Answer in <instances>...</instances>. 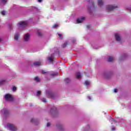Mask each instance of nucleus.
Instances as JSON below:
<instances>
[{"instance_id": "9d476101", "label": "nucleus", "mask_w": 131, "mask_h": 131, "mask_svg": "<svg viewBox=\"0 0 131 131\" xmlns=\"http://www.w3.org/2000/svg\"><path fill=\"white\" fill-rule=\"evenodd\" d=\"M42 64V62H41V61H36L35 62L33 63V65L34 66H41Z\"/></svg>"}, {"instance_id": "393cba45", "label": "nucleus", "mask_w": 131, "mask_h": 131, "mask_svg": "<svg viewBox=\"0 0 131 131\" xmlns=\"http://www.w3.org/2000/svg\"><path fill=\"white\" fill-rule=\"evenodd\" d=\"M89 129H90V126L89 125H88L86 128H85L84 131H88Z\"/></svg>"}, {"instance_id": "4be33fe9", "label": "nucleus", "mask_w": 131, "mask_h": 131, "mask_svg": "<svg viewBox=\"0 0 131 131\" xmlns=\"http://www.w3.org/2000/svg\"><path fill=\"white\" fill-rule=\"evenodd\" d=\"M67 45H68V43H67V42H64V43L62 46V48H66Z\"/></svg>"}, {"instance_id": "a211bd4d", "label": "nucleus", "mask_w": 131, "mask_h": 131, "mask_svg": "<svg viewBox=\"0 0 131 131\" xmlns=\"http://www.w3.org/2000/svg\"><path fill=\"white\" fill-rule=\"evenodd\" d=\"M19 38V33L16 34L15 36H14V39L15 40H18Z\"/></svg>"}, {"instance_id": "a19ab883", "label": "nucleus", "mask_w": 131, "mask_h": 131, "mask_svg": "<svg viewBox=\"0 0 131 131\" xmlns=\"http://www.w3.org/2000/svg\"><path fill=\"white\" fill-rule=\"evenodd\" d=\"M86 27H87L88 28H90V27H91V26H90V25H88V26H86Z\"/></svg>"}, {"instance_id": "7ed1b4c3", "label": "nucleus", "mask_w": 131, "mask_h": 131, "mask_svg": "<svg viewBox=\"0 0 131 131\" xmlns=\"http://www.w3.org/2000/svg\"><path fill=\"white\" fill-rule=\"evenodd\" d=\"M28 23L27 21L20 22L18 24V27L19 29H22V28H25L26 26H27Z\"/></svg>"}, {"instance_id": "412c9836", "label": "nucleus", "mask_w": 131, "mask_h": 131, "mask_svg": "<svg viewBox=\"0 0 131 131\" xmlns=\"http://www.w3.org/2000/svg\"><path fill=\"white\" fill-rule=\"evenodd\" d=\"M34 80H35V81H36L37 82H39V78H38V77H36L34 78Z\"/></svg>"}, {"instance_id": "20e7f679", "label": "nucleus", "mask_w": 131, "mask_h": 131, "mask_svg": "<svg viewBox=\"0 0 131 131\" xmlns=\"http://www.w3.org/2000/svg\"><path fill=\"white\" fill-rule=\"evenodd\" d=\"M118 7L117 6L108 5L106 7V10L107 12H112V11H114L115 9H117Z\"/></svg>"}, {"instance_id": "f257e3e1", "label": "nucleus", "mask_w": 131, "mask_h": 131, "mask_svg": "<svg viewBox=\"0 0 131 131\" xmlns=\"http://www.w3.org/2000/svg\"><path fill=\"white\" fill-rule=\"evenodd\" d=\"M112 74H113V73L112 72H104L103 73V76L104 78L109 79V78H111V76H112Z\"/></svg>"}, {"instance_id": "c9c22d12", "label": "nucleus", "mask_w": 131, "mask_h": 131, "mask_svg": "<svg viewBox=\"0 0 131 131\" xmlns=\"http://www.w3.org/2000/svg\"><path fill=\"white\" fill-rule=\"evenodd\" d=\"M41 73H42V74H46V73H48V72H45V71H41Z\"/></svg>"}, {"instance_id": "423d86ee", "label": "nucleus", "mask_w": 131, "mask_h": 131, "mask_svg": "<svg viewBox=\"0 0 131 131\" xmlns=\"http://www.w3.org/2000/svg\"><path fill=\"white\" fill-rule=\"evenodd\" d=\"M5 99L6 101H7V102H12L13 100H14L13 97H12V96L9 94H7L5 95Z\"/></svg>"}, {"instance_id": "e433bc0d", "label": "nucleus", "mask_w": 131, "mask_h": 131, "mask_svg": "<svg viewBox=\"0 0 131 131\" xmlns=\"http://www.w3.org/2000/svg\"><path fill=\"white\" fill-rule=\"evenodd\" d=\"M47 127H49V126H51V123H47Z\"/></svg>"}, {"instance_id": "39448f33", "label": "nucleus", "mask_w": 131, "mask_h": 131, "mask_svg": "<svg viewBox=\"0 0 131 131\" xmlns=\"http://www.w3.org/2000/svg\"><path fill=\"white\" fill-rule=\"evenodd\" d=\"M46 95L48 98H51V99H54V98H55V94L51 91L47 90Z\"/></svg>"}, {"instance_id": "dca6fc26", "label": "nucleus", "mask_w": 131, "mask_h": 131, "mask_svg": "<svg viewBox=\"0 0 131 131\" xmlns=\"http://www.w3.org/2000/svg\"><path fill=\"white\" fill-rule=\"evenodd\" d=\"M76 78H77V79H80V78H81V74H80V73L78 72L76 74Z\"/></svg>"}, {"instance_id": "f8f14e48", "label": "nucleus", "mask_w": 131, "mask_h": 131, "mask_svg": "<svg viewBox=\"0 0 131 131\" xmlns=\"http://www.w3.org/2000/svg\"><path fill=\"white\" fill-rule=\"evenodd\" d=\"M51 113H57V107H53L50 110Z\"/></svg>"}, {"instance_id": "2eb2a0df", "label": "nucleus", "mask_w": 131, "mask_h": 131, "mask_svg": "<svg viewBox=\"0 0 131 131\" xmlns=\"http://www.w3.org/2000/svg\"><path fill=\"white\" fill-rule=\"evenodd\" d=\"M115 60L114 57L113 56H108L107 58V61L108 62H113V61Z\"/></svg>"}, {"instance_id": "1a4fd4ad", "label": "nucleus", "mask_w": 131, "mask_h": 131, "mask_svg": "<svg viewBox=\"0 0 131 131\" xmlns=\"http://www.w3.org/2000/svg\"><path fill=\"white\" fill-rule=\"evenodd\" d=\"M84 20V17L82 16L80 18H78L77 19V23L78 24L82 23Z\"/></svg>"}, {"instance_id": "473e14b6", "label": "nucleus", "mask_w": 131, "mask_h": 131, "mask_svg": "<svg viewBox=\"0 0 131 131\" xmlns=\"http://www.w3.org/2000/svg\"><path fill=\"white\" fill-rule=\"evenodd\" d=\"M1 14L2 15H3V16H5V15H6V11H2Z\"/></svg>"}, {"instance_id": "6ab92c4d", "label": "nucleus", "mask_w": 131, "mask_h": 131, "mask_svg": "<svg viewBox=\"0 0 131 131\" xmlns=\"http://www.w3.org/2000/svg\"><path fill=\"white\" fill-rule=\"evenodd\" d=\"M64 81H65V82H66V83H69V82H70L71 80H70V79L67 78L65 79Z\"/></svg>"}, {"instance_id": "4468645a", "label": "nucleus", "mask_w": 131, "mask_h": 131, "mask_svg": "<svg viewBox=\"0 0 131 131\" xmlns=\"http://www.w3.org/2000/svg\"><path fill=\"white\" fill-rule=\"evenodd\" d=\"M56 126L58 129H60V130H63L64 129V127H63V125L61 124H57Z\"/></svg>"}, {"instance_id": "ea45409f", "label": "nucleus", "mask_w": 131, "mask_h": 131, "mask_svg": "<svg viewBox=\"0 0 131 131\" xmlns=\"http://www.w3.org/2000/svg\"><path fill=\"white\" fill-rule=\"evenodd\" d=\"M38 2H39V3H41L42 2V0H38Z\"/></svg>"}, {"instance_id": "f03ea898", "label": "nucleus", "mask_w": 131, "mask_h": 131, "mask_svg": "<svg viewBox=\"0 0 131 131\" xmlns=\"http://www.w3.org/2000/svg\"><path fill=\"white\" fill-rule=\"evenodd\" d=\"M7 127L10 129V130L11 131H16L17 130V126L15 125L14 124H10L8 123L7 124Z\"/></svg>"}, {"instance_id": "72a5a7b5", "label": "nucleus", "mask_w": 131, "mask_h": 131, "mask_svg": "<svg viewBox=\"0 0 131 131\" xmlns=\"http://www.w3.org/2000/svg\"><path fill=\"white\" fill-rule=\"evenodd\" d=\"M58 37H60V39H62V38H63V37L62 36V34H58Z\"/></svg>"}, {"instance_id": "c85d7f7f", "label": "nucleus", "mask_w": 131, "mask_h": 131, "mask_svg": "<svg viewBox=\"0 0 131 131\" xmlns=\"http://www.w3.org/2000/svg\"><path fill=\"white\" fill-rule=\"evenodd\" d=\"M41 101H42V102H43L44 103L47 102V100L46 99V98H41Z\"/></svg>"}, {"instance_id": "0eeeda50", "label": "nucleus", "mask_w": 131, "mask_h": 131, "mask_svg": "<svg viewBox=\"0 0 131 131\" xmlns=\"http://www.w3.org/2000/svg\"><path fill=\"white\" fill-rule=\"evenodd\" d=\"M1 114L4 115L5 117H7L10 114V111L7 108H4L1 112Z\"/></svg>"}, {"instance_id": "6e6552de", "label": "nucleus", "mask_w": 131, "mask_h": 131, "mask_svg": "<svg viewBox=\"0 0 131 131\" xmlns=\"http://www.w3.org/2000/svg\"><path fill=\"white\" fill-rule=\"evenodd\" d=\"M24 39L25 41H29L30 39V34H26L24 37Z\"/></svg>"}, {"instance_id": "b1692460", "label": "nucleus", "mask_w": 131, "mask_h": 131, "mask_svg": "<svg viewBox=\"0 0 131 131\" xmlns=\"http://www.w3.org/2000/svg\"><path fill=\"white\" fill-rule=\"evenodd\" d=\"M51 76H56V75H58V73H53L51 74Z\"/></svg>"}, {"instance_id": "5701e85b", "label": "nucleus", "mask_w": 131, "mask_h": 131, "mask_svg": "<svg viewBox=\"0 0 131 131\" xmlns=\"http://www.w3.org/2000/svg\"><path fill=\"white\" fill-rule=\"evenodd\" d=\"M49 61H50V62H51V63H53V57H50L48 58Z\"/></svg>"}, {"instance_id": "ddd939ff", "label": "nucleus", "mask_w": 131, "mask_h": 131, "mask_svg": "<svg viewBox=\"0 0 131 131\" xmlns=\"http://www.w3.org/2000/svg\"><path fill=\"white\" fill-rule=\"evenodd\" d=\"M115 38L117 41H120L121 39V38H120V36H119V35H118V34H115Z\"/></svg>"}, {"instance_id": "7c9ffc66", "label": "nucleus", "mask_w": 131, "mask_h": 131, "mask_svg": "<svg viewBox=\"0 0 131 131\" xmlns=\"http://www.w3.org/2000/svg\"><path fill=\"white\" fill-rule=\"evenodd\" d=\"M111 120L112 122H115V123H117V121H115V120H114L113 118H111Z\"/></svg>"}, {"instance_id": "f3484780", "label": "nucleus", "mask_w": 131, "mask_h": 131, "mask_svg": "<svg viewBox=\"0 0 131 131\" xmlns=\"http://www.w3.org/2000/svg\"><path fill=\"white\" fill-rule=\"evenodd\" d=\"M98 6H103L104 2L102 0H98Z\"/></svg>"}, {"instance_id": "37998d69", "label": "nucleus", "mask_w": 131, "mask_h": 131, "mask_svg": "<svg viewBox=\"0 0 131 131\" xmlns=\"http://www.w3.org/2000/svg\"><path fill=\"white\" fill-rule=\"evenodd\" d=\"M88 98H89V100H92V98H91V97L89 96Z\"/></svg>"}, {"instance_id": "4c0bfd02", "label": "nucleus", "mask_w": 131, "mask_h": 131, "mask_svg": "<svg viewBox=\"0 0 131 131\" xmlns=\"http://www.w3.org/2000/svg\"><path fill=\"white\" fill-rule=\"evenodd\" d=\"M92 7H93V8H95V5L94 4V2H91Z\"/></svg>"}, {"instance_id": "cd10ccee", "label": "nucleus", "mask_w": 131, "mask_h": 131, "mask_svg": "<svg viewBox=\"0 0 131 131\" xmlns=\"http://www.w3.org/2000/svg\"><path fill=\"white\" fill-rule=\"evenodd\" d=\"M12 91L13 92H16V91H17V88H16V86H13Z\"/></svg>"}, {"instance_id": "09e8293b", "label": "nucleus", "mask_w": 131, "mask_h": 131, "mask_svg": "<svg viewBox=\"0 0 131 131\" xmlns=\"http://www.w3.org/2000/svg\"><path fill=\"white\" fill-rule=\"evenodd\" d=\"M0 40H1V39H0Z\"/></svg>"}, {"instance_id": "2f4dec72", "label": "nucleus", "mask_w": 131, "mask_h": 131, "mask_svg": "<svg viewBox=\"0 0 131 131\" xmlns=\"http://www.w3.org/2000/svg\"><path fill=\"white\" fill-rule=\"evenodd\" d=\"M2 3L5 5L6 3H7V2H8V0H1Z\"/></svg>"}, {"instance_id": "a878e982", "label": "nucleus", "mask_w": 131, "mask_h": 131, "mask_svg": "<svg viewBox=\"0 0 131 131\" xmlns=\"http://www.w3.org/2000/svg\"><path fill=\"white\" fill-rule=\"evenodd\" d=\"M85 85H87V86H89V85H90V82H89L88 81H85Z\"/></svg>"}, {"instance_id": "de8ad7c7", "label": "nucleus", "mask_w": 131, "mask_h": 131, "mask_svg": "<svg viewBox=\"0 0 131 131\" xmlns=\"http://www.w3.org/2000/svg\"><path fill=\"white\" fill-rule=\"evenodd\" d=\"M130 11H131V8L130 9Z\"/></svg>"}, {"instance_id": "79ce46f5", "label": "nucleus", "mask_w": 131, "mask_h": 131, "mask_svg": "<svg viewBox=\"0 0 131 131\" xmlns=\"http://www.w3.org/2000/svg\"><path fill=\"white\" fill-rule=\"evenodd\" d=\"M112 130H115V127H113L112 128Z\"/></svg>"}, {"instance_id": "f704fd0d", "label": "nucleus", "mask_w": 131, "mask_h": 131, "mask_svg": "<svg viewBox=\"0 0 131 131\" xmlns=\"http://www.w3.org/2000/svg\"><path fill=\"white\" fill-rule=\"evenodd\" d=\"M57 27H58V24H55L53 26V28H57Z\"/></svg>"}, {"instance_id": "8fccbe9b", "label": "nucleus", "mask_w": 131, "mask_h": 131, "mask_svg": "<svg viewBox=\"0 0 131 131\" xmlns=\"http://www.w3.org/2000/svg\"><path fill=\"white\" fill-rule=\"evenodd\" d=\"M0 131H2V130H0Z\"/></svg>"}, {"instance_id": "aec40b11", "label": "nucleus", "mask_w": 131, "mask_h": 131, "mask_svg": "<svg viewBox=\"0 0 131 131\" xmlns=\"http://www.w3.org/2000/svg\"><path fill=\"white\" fill-rule=\"evenodd\" d=\"M37 34L38 35V36H42V33L39 31H37Z\"/></svg>"}, {"instance_id": "c03bdc74", "label": "nucleus", "mask_w": 131, "mask_h": 131, "mask_svg": "<svg viewBox=\"0 0 131 131\" xmlns=\"http://www.w3.org/2000/svg\"><path fill=\"white\" fill-rule=\"evenodd\" d=\"M11 29H12V27H10V30H11Z\"/></svg>"}, {"instance_id": "58836bf2", "label": "nucleus", "mask_w": 131, "mask_h": 131, "mask_svg": "<svg viewBox=\"0 0 131 131\" xmlns=\"http://www.w3.org/2000/svg\"><path fill=\"white\" fill-rule=\"evenodd\" d=\"M114 93H117V89L114 90Z\"/></svg>"}, {"instance_id": "bb28decb", "label": "nucleus", "mask_w": 131, "mask_h": 131, "mask_svg": "<svg viewBox=\"0 0 131 131\" xmlns=\"http://www.w3.org/2000/svg\"><path fill=\"white\" fill-rule=\"evenodd\" d=\"M40 94H41V91H37L36 96H40Z\"/></svg>"}, {"instance_id": "9b49d317", "label": "nucleus", "mask_w": 131, "mask_h": 131, "mask_svg": "<svg viewBox=\"0 0 131 131\" xmlns=\"http://www.w3.org/2000/svg\"><path fill=\"white\" fill-rule=\"evenodd\" d=\"M31 122H33L34 124H37L38 123V120L37 119L32 118L31 119Z\"/></svg>"}, {"instance_id": "49530a36", "label": "nucleus", "mask_w": 131, "mask_h": 131, "mask_svg": "<svg viewBox=\"0 0 131 131\" xmlns=\"http://www.w3.org/2000/svg\"><path fill=\"white\" fill-rule=\"evenodd\" d=\"M88 9H89V10H90V8H89Z\"/></svg>"}, {"instance_id": "a18cd8bd", "label": "nucleus", "mask_w": 131, "mask_h": 131, "mask_svg": "<svg viewBox=\"0 0 131 131\" xmlns=\"http://www.w3.org/2000/svg\"><path fill=\"white\" fill-rule=\"evenodd\" d=\"M30 106H31V107H32V104H30Z\"/></svg>"}, {"instance_id": "c756f323", "label": "nucleus", "mask_w": 131, "mask_h": 131, "mask_svg": "<svg viewBox=\"0 0 131 131\" xmlns=\"http://www.w3.org/2000/svg\"><path fill=\"white\" fill-rule=\"evenodd\" d=\"M5 80L0 81V85H2V84H4L5 83Z\"/></svg>"}]
</instances>
